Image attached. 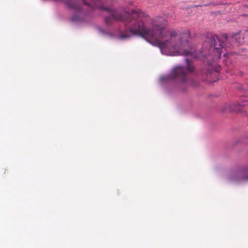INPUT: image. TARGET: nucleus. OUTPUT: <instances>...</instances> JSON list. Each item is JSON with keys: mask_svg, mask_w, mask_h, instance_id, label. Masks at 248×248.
<instances>
[{"mask_svg": "<svg viewBox=\"0 0 248 248\" xmlns=\"http://www.w3.org/2000/svg\"><path fill=\"white\" fill-rule=\"evenodd\" d=\"M62 1L69 8L76 13H80L94 8L110 12V16L105 17L107 25L113 24L116 21H122L125 30L120 33L121 39L129 38L133 34L138 35L158 46L162 53L168 54L167 50L176 52L178 55L193 57L192 52L186 49L188 46V38L190 32H181L179 31L166 29L167 21L162 17H156L150 22L151 28H147L145 22L150 19L149 15L140 10H132L131 12L120 13L112 10L110 6L105 5L108 0H55Z\"/></svg>", "mask_w": 248, "mask_h": 248, "instance_id": "1", "label": "nucleus"}, {"mask_svg": "<svg viewBox=\"0 0 248 248\" xmlns=\"http://www.w3.org/2000/svg\"><path fill=\"white\" fill-rule=\"evenodd\" d=\"M228 39L227 34L217 36L212 33L207 35V39L203 45V52L205 54L208 52L206 57L207 60L216 61L220 59L222 49Z\"/></svg>", "mask_w": 248, "mask_h": 248, "instance_id": "2", "label": "nucleus"}, {"mask_svg": "<svg viewBox=\"0 0 248 248\" xmlns=\"http://www.w3.org/2000/svg\"><path fill=\"white\" fill-rule=\"evenodd\" d=\"M186 66H178L174 67L170 74L162 78L163 80H175L185 83L188 81L189 75L194 71V66L186 58Z\"/></svg>", "mask_w": 248, "mask_h": 248, "instance_id": "3", "label": "nucleus"}, {"mask_svg": "<svg viewBox=\"0 0 248 248\" xmlns=\"http://www.w3.org/2000/svg\"><path fill=\"white\" fill-rule=\"evenodd\" d=\"M240 176L238 180H248V169L241 170L239 172Z\"/></svg>", "mask_w": 248, "mask_h": 248, "instance_id": "4", "label": "nucleus"}, {"mask_svg": "<svg viewBox=\"0 0 248 248\" xmlns=\"http://www.w3.org/2000/svg\"><path fill=\"white\" fill-rule=\"evenodd\" d=\"M232 39L235 40L236 42L238 44H240L242 42V38L238 34H234L232 37Z\"/></svg>", "mask_w": 248, "mask_h": 248, "instance_id": "5", "label": "nucleus"}, {"mask_svg": "<svg viewBox=\"0 0 248 248\" xmlns=\"http://www.w3.org/2000/svg\"><path fill=\"white\" fill-rule=\"evenodd\" d=\"M80 20V18L78 16H73L72 17V20L73 21H78Z\"/></svg>", "mask_w": 248, "mask_h": 248, "instance_id": "6", "label": "nucleus"}, {"mask_svg": "<svg viewBox=\"0 0 248 248\" xmlns=\"http://www.w3.org/2000/svg\"><path fill=\"white\" fill-rule=\"evenodd\" d=\"M202 74H208V73H210V71L209 70H208L206 72H203V71H202Z\"/></svg>", "mask_w": 248, "mask_h": 248, "instance_id": "7", "label": "nucleus"}, {"mask_svg": "<svg viewBox=\"0 0 248 248\" xmlns=\"http://www.w3.org/2000/svg\"><path fill=\"white\" fill-rule=\"evenodd\" d=\"M246 6V7H248V6Z\"/></svg>", "mask_w": 248, "mask_h": 248, "instance_id": "8", "label": "nucleus"}]
</instances>
